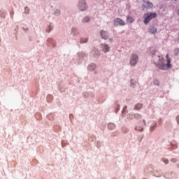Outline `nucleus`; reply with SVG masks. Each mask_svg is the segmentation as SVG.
Listing matches in <instances>:
<instances>
[{
    "label": "nucleus",
    "mask_w": 179,
    "mask_h": 179,
    "mask_svg": "<svg viewBox=\"0 0 179 179\" xmlns=\"http://www.w3.org/2000/svg\"><path fill=\"white\" fill-rule=\"evenodd\" d=\"M166 61H164L163 56L157 55L154 57L153 62L157 68H159V69H161L162 71H167V69L171 68V59L169 57V54L166 55Z\"/></svg>",
    "instance_id": "nucleus-1"
},
{
    "label": "nucleus",
    "mask_w": 179,
    "mask_h": 179,
    "mask_svg": "<svg viewBox=\"0 0 179 179\" xmlns=\"http://www.w3.org/2000/svg\"><path fill=\"white\" fill-rule=\"evenodd\" d=\"M78 9L80 12H86L89 9V6H87V2L86 0H79L78 3Z\"/></svg>",
    "instance_id": "nucleus-2"
},
{
    "label": "nucleus",
    "mask_w": 179,
    "mask_h": 179,
    "mask_svg": "<svg viewBox=\"0 0 179 179\" xmlns=\"http://www.w3.org/2000/svg\"><path fill=\"white\" fill-rule=\"evenodd\" d=\"M129 65L131 66H135L138 62H139V56L136 53H133L129 57Z\"/></svg>",
    "instance_id": "nucleus-3"
},
{
    "label": "nucleus",
    "mask_w": 179,
    "mask_h": 179,
    "mask_svg": "<svg viewBox=\"0 0 179 179\" xmlns=\"http://www.w3.org/2000/svg\"><path fill=\"white\" fill-rule=\"evenodd\" d=\"M156 16H157L156 13H148L145 14L143 15L145 24H148V23H149L152 19H155Z\"/></svg>",
    "instance_id": "nucleus-4"
},
{
    "label": "nucleus",
    "mask_w": 179,
    "mask_h": 179,
    "mask_svg": "<svg viewBox=\"0 0 179 179\" xmlns=\"http://www.w3.org/2000/svg\"><path fill=\"white\" fill-rule=\"evenodd\" d=\"M114 26L118 27V26H125L127 23H125V21L121 18H115L113 20Z\"/></svg>",
    "instance_id": "nucleus-5"
},
{
    "label": "nucleus",
    "mask_w": 179,
    "mask_h": 179,
    "mask_svg": "<svg viewBox=\"0 0 179 179\" xmlns=\"http://www.w3.org/2000/svg\"><path fill=\"white\" fill-rule=\"evenodd\" d=\"M96 68H97V66L94 63H90L87 66V71L90 72H93V71H96Z\"/></svg>",
    "instance_id": "nucleus-6"
},
{
    "label": "nucleus",
    "mask_w": 179,
    "mask_h": 179,
    "mask_svg": "<svg viewBox=\"0 0 179 179\" xmlns=\"http://www.w3.org/2000/svg\"><path fill=\"white\" fill-rule=\"evenodd\" d=\"M143 6L145 8V9H150L153 8V4L149 1H143Z\"/></svg>",
    "instance_id": "nucleus-7"
},
{
    "label": "nucleus",
    "mask_w": 179,
    "mask_h": 179,
    "mask_svg": "<svg viewBox=\"0 0 179 179\" xmlns=\"http://www.w3.org/2000/svg\"><path fill=\"white\" fill-rule=\"evenodd\" d=\"M101 48L103 52H110V46L108 44H103L101 45Z\"/></svg>",
    "instance_id": "nucleus-8"
},
{
    "label": "nucleus",
    "mask_w": 179,
    "mask_h": 179,
    "mask_svg": "<svg viewBox=\"0 0 179 179\" xmlns=\"http://www.w3.org/2000/svg\"><path fill=\"white\" fill-rule=\"evenodd\" d=\"M101 37H102V38H103L104 40H107V38H108V33H107V31H101Z\"/></svg>",
    "instance_id": "nucleus-9"
},
{
    "label": "nucleus",
    "mask_w": 179,
    "mask_h": 179,
    "mask_svg": "<svg viewBox=\"0 0 179 179\" xmlns=\"http://www.w3.org/2000/svg\"><path fill=\"white\" fill-rule=\"evenodd\" d=\"M85 53H78V57H77V59H78V62H82V61H83V58H85Z\"/></svg>",
    "instance_id": "nucleus-10"
},
{
    "label": "nucleus",
    "mask_w": 179,
    "mask_h": 179,
    "mask_svg": "<svg viewBox=\"0 0 179 179\" xmlns=\"http://www.w3.org/2000/svg\"><path fill=\"white\" fill-rule=\"evenodd\" d=\"M138 85V82L136 81V80L134 79H131L130 80V86L131 87H132L133 89H135V87H136V85Z\"/></svg>",
    "instance_id": "nucleus-11"
},
{
    "label": "nucleus",
    "mask_w": 179,
    "mask_h": 179,
    "mask_svg": "<svg viewBox=\"0 0 179 179\" xmlns=\"http://www.w3.org/2000/svg\"><path fill=\"white\" fill-rule=\"evenodd\" d=\"M150 33H152V34H155V33H157V28L155 27H150L149 29Z\"/></svg>",
    "instance_id": "nucleus-12"
},
{
    "label": "nucleus",
    "mask_w": 179,
    "mask_h": 179,
    "mask_svg": "<svg viewBox=\"0 0 179 179\" xmlns=\"http://www.w3.org/2000/svg\"><path fill=\"white\" fill-rule=\"evenodd\" d=\"M90 22V17L89 16H85L82 20L83 23H89Z\"/></svg>",
    "instance_id": "nucleus-13"
},
{
    "label": "nucleus",
    "mask_w": 179,
    "mask_h": 179,
    "mask_svg": "<svg viewBox=\"0 0 179 179\" xmlns=\"http://www.w3.org/2000/svg\"><path fill=\"white\" fill-rule=\"evenodd\" d=\"M127 23H134V18H132V17H131V16H127Z\"/></svg>",
    "instance_id": "nucleus-14"
},
{
    "label": "nucleus",
    "mask_w": 179,
    "mask_h": 179,
    "mask_svg": "<svg viewBox=\"0 0 179 179\" xmlns=\"http://www.w3.org/2000/svg\"><path fill=\"white\" fill-rule=\"evenodd\" d=\"M24 13L25 15H29L30 13V8H29V7L24 8Z\"/></svg>",
    "instance_id": "nucleus-15"
},
{
    "label": "nucleus",
    "mask_w": 179,
    "mask_h": 179,
    "mask_svg": "<svg viewBox=\"0 0 179 179\" xmlns=\"http://www.w3.org/2000/svg\"><path fill=\"white\" fill-rule=\"evenodd\" d=\"M92 54H93L94 55H99V50L95 48L92 51Z\"/></svg>",
    "instance_id": "nucleus-16"
},
{
    "label": "nucleus",
    "mask_w": 179,
    "mask_h": 179,
    "mask_svg": "<svg viewBox=\"0 0 179 179\" xmlns=\"http://www.w3.org/2000/svg\"><path fill=\"white\" fill-rule=\"evenodd\" d=\"M142 108V103H138L135 106L136 110H141Z\"/></svg>",
    "instance_id": "nucleus-17"
},
{
    "label": "nucleus",
    "mask_w": 179,
    "mask_h": 179,
    "mask_svg": "<svg viewBox=\"0 0 179 179\" xmlns=\"http://www.w3.org/2000/svg\"><path fill=\"white\" fill-rule=\"evenodd\" d=\"M55 16H59V15H61V10H59V9H56L55 11Z\"/></svg>",
    "instance_id": "nucleus-18"
},
{
    "label": "nucleus",
    "mask_w": 179,
    "mask_h": 179,
    "mask_svg": "<svg viewBox=\"0 0 179 179\" xmlns=\"http://www.w3.org/2000/svg\"><path fill=\"white\" fill-rule=\"evenodd\" d=\"M142 116L140 114H135L134 115V118H136V120H139V118H141Z\"/></svg>",
    "instance_id": "nucleus-19"
},
{
    "label": "nucleus",
    "mask_w": 179,
    "mask_h": 179,
    "mask_svg": "<svg viewBox=\"0 0 179 179\" xmlns=\"http://www.w3.org/2000/svg\"><path fill=\"white\" fill-rule=\"evenodd\" d=\"M153 83L155 85V86H159V80H154Z\"/></svg>",
    "instance_id": "nucleus-20"
},
{
    "label": "nucleus",
    "mask_w": 179,
    "mask_h": 179,
    "mask_svg": "<svg viewBox=\"0 0 179 179\" xmlns=\"http://www.w3.org/2000/svg\"><path fill=\"white\" fill-rule=\"evenodd\" d=\"M174 54L175 55H177L178 54H179V48H176L174 50Z\"/></svg>",
    "instance_id": "nucleus-21"
},
{
    "label": "nucleus",
    "mask_w": 179,
    "mask_h": 179,
    "mask_svg": "<svg viewBox=\"0 0 179 179\" xmlns=\"http://www.w3.org/2000/svg\"><path fill=\"white\" fill-rule=\"evenodd\" d=\"M51 30H52V27H51V26H50L47 29H46V32L47 33H50L51 31Z\"/></svg>",
    "instance_id": "nucleus-22"
},
{
    "label": "nucleus",
    "mask_w": 179,
    "mask_h": 179,
    "mask_svg": "<svg viewBox=\"0 0 179 179\" xmlns=\"http://www.w3.org/2000/svg\"><path fill=\"white\" fill-rule=\"evenodd\" d=\"M81 42L82 43H87V38L82 39Z\"/></svg>",
    "instance_id": "nucleus-23"
},
{
    "label": "nucleus",
    "mask_w": 179,
    "mask_h": 179,
    "mask_svg": "<svg viewBox=\"0 0 179 179\" xmlns=\"http://www.w3.org/2000/svg\"><path fill=\"white\" fill-rule=\"evenodd\" d=\"M176 121H177L178 124H179V115H178L176 117Z\"/></svg>",
    "instance_id": "nucleus-24"
},
{
    "label": "nucleus",
    "mask_w": 179,
    "mask_h": 179,
    "mask_svg": "<svg viewBox=\"0 0 179 179\" xmlns=\"http://www.w3.org/2000/svg\"><path fill=\"white\" fill-rule=\"evenodd\" d=\"M164 163H165V164H167L169 163V160L167 159L164 160Z\"/></svg>",
    "instance_id": "nucleus-25"
},
{
    "label": "nucleus",
    "mask_w": 179,
    "mask_h": 179,
    "mask_svg": "<svg viewBox=\"0 0 179 179\" xmlns=\"http://www.w3.org/2000/svg\"><path fill=\"white\" fill-rule=\"evenodd\" d=\"M171 162L173 163H176V160H174V159H171Z\"/></svg>",
    "instance_id": "nucleus-26"
},
{
    "label": "nucleus",
    "mask_w": 179,
    "mask_h": 179,
    "mask_svg": "<svg viewBox=\"0 0 179 179\" xmlns=\"http://www.w3.org/2000/svg\"><path fill=\"white\" fill-rule=\"evenodd\" d=\"M94 73L95 75H96L97 71H94Z\"/></svg>",
    "instance_id": "nucleus-27"
},
{
    "label": "nucleus",
    "mask_w": 179,
    "mask_h": 179,
    "mask_svg": "<svg viewBox=\"0 0 179 179\" xmlns=\"http://www.w3.org/2000/svg\"><path fill=\"white\" fill-rule=\"evenodd\" d=\"M143 122L144 124H146V122H145V120H143Z\"/></svg>",
    "instance_id": "nucleus-28"
},
{
    "label": "nucleus",
    "mask_w": 179,
    "mask_h": 179,
    "mask_svg": "<svg viewBox=\"0 0 179 179\" xmlns=\"http://www.w3.org/2000/svg\"><path fill=\"white\" fill-rule=\"evenodd\" d=\"M178 40H179V33H178Z\"/></svg>",
    "instance_id": "nucleus-29"
},
{
    "label": "nucleus",
    "mask_w": 179,
    "mask_h": 179,
    "mask_svg": "<svg viewBox=\"0 0 179 179\" xmlns=\"http://www.w3.org/2000/svg\"><path fill=\"white\" fill-rule=\"evenodd\" d=\"M175 1H177V0H175Z\"/></svg>",
    "instance_id": "nucleus-30"
}]
</instances>
